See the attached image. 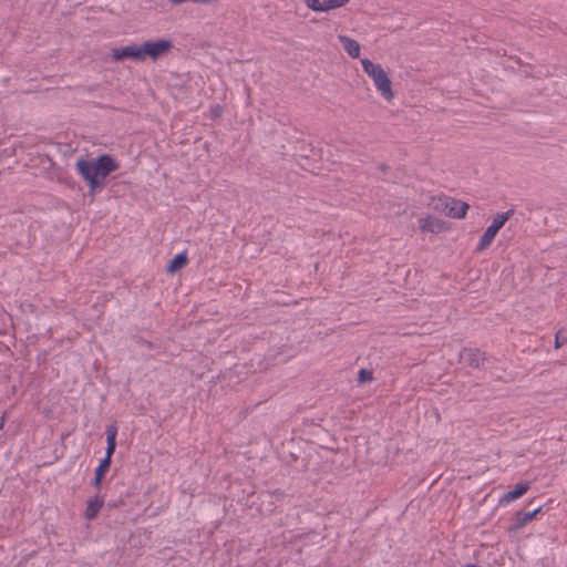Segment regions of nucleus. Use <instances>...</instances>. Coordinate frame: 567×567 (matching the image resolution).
I'll list each match as a JSON object with an SVG mask.
<instances>
[{"mask_svg": "<svg viewBox=\"0 0 567 567\" xmlns=\"http://www.w3.org/2000/svg\"><path fill=\"white\" fill-rule=\"evenodd\" d=\"M118 168V163L110 155H101L96 159H79L76 169L87 182L92 192L101 188L107 175Z\"/></svg>", "mask_w": 567, "mask_h": 567, "instance_id": "1", "label": "nucleus"}, {"mask_svg": "<svg viewBox=\"0 0 567 567\" xmlns=\"http://www.w3.org/2000/svg\"><path fill=\"white\" fill-rule=\"evenodd\" d=\"M363 72L372 81L375 91L386 101L394 99L392 81L382 64L373 62L367 58L360 60Z\"/></svg>", "mask_w": 567, "mask_h": 567, "instance_id": "2", "label": "nucleus"}, {"mask_svg": "<svg viewBox=\"0 0 567 567\" xmlns=\"http://www.w3.org/2000/svg\"><path fill=\"white\" fill-rule=\"evenodd\" d=\"M514 212L512 209L499 213L495 215L491 225L485 229L484 234L480 238L476 250L483 251L485 250L496 237L498 230L505 225V223L513 216Z\"/></svg>", "mask_w": 567, "mask_h": 567, "instance_id": "3", "label": "nucleus"}, {"mask_svg": "<svg viewBox=\"0 0 567 567\" xmlns=\"http://www.w3.org/2000/svg\"><path fill=\"white\" fill-rule=\"evenodd\" d=\"M174 47V43L168 38H161L155 40H147L142 43L143 60L147 58L156 61L157 59L166 55Z\"/></svg>", "mask_w": 567, "mask_h": 567, "instance_id": "4", "label": "nucleus"}, {"mask_svg": "<svg viewBox=\"0 0 567 567\" xmlns=\"http://www.w3.org/2000/svg\"><path fill=\"white\" fill-rule=\"evenodd\" d=\"M436 208H441L442 212L451 218H464L467 213L468 205L460 199L440 197Z\"/></svg>", "mask_w": 567, "mask_h": 567, "instance_id": "5", "label": "nucleus"}, {"mask_svg": "<svg viewBox=\"0 0 567 567\" xmlns=\"http://www.w3.org/2000/svg\"><path fill=\"white\" fill-rule=\"evenodd\" d=\"M112 58L115 61H121L123 59H131L134 61L142 62L143 60V51L142 44H130L122 48H116L112 51Z\"/></svg>", "mask_w": 567, "mask_h": 567, "instance_id": "6", "label": "nucleus"}, {"mask_svg": "<svg viewBox=\"0 0 567 567\" xmlns=\"http://www.w3.org/2000/svg\"><path fill=\"white\" fill-rule=\"evenodd\" d=\"M350 0H305L306 6L315 12H328L346 6Z\"/></svg>", "mask_w": 567, "mask_h": 567, "instance_id": "7", "label": "nucleus"}, {"mask_svg": "<svg viewBox=\"0 0 567 567\" xmlns=\"http://www.w3.org/2000/svg\"><path fill=\"white\" fill-rule=\"evenodd\" d=\"M419 226L422 231L430 233L433 235L440 234L445 228V224L443 220L430 215L420 218Z\"/></svg>", "mask_w": 567, "mask_h": 567, "instance_id": "8", "label": "nucleus"}, {"mask_svg": "<svg viewBox=\"0 0 567 567\" xmlns=\"http://www.w3.org/2000/svg\"><path fill=\"white\" fill-rule=\"evenodd\" d=\"M338 39L350 58H360L361 47L357 40L344 34H339Z\"/></svg>", "mask_w": 567, "mask_h": 567, "instance_id": "9", "label": "nucleus"}, {"mask_svg": "<svg viewBox=\"0 0 567 567\" xmlns=\"http://www.w3.org/2000/svg\"><path fill=\"white\" fill-rule=\"evenodd\" d=\"M103 504H104L103 497H101L99 495L90 497L86 501V508L84 512L85 518L89 520L95 518L96 515L99 514V512L101 511Z\"/></svg>", "mask_w": 567, "mask_h": 567, "instance_id": "10", "label": "nucleus"}, {"mask_svg": "<svg viewBox=\"0 0 567 567\" xmlns=\"http://www.w3.org/2000/svg\"><path fill=\"white\" fill-rule=\"evenodd\" d=\"M542 512V507H538L532 512L526 513H516L514 516V525L512 526L513 530H519L525 525H527L529 522H532L537 514Z\"/></svg>", "mask_w": 567, "mask_h": 567, "instance_id": "11", "label": "nucleus"}, {"mask_svg": "<svg viewBox=\"0 0 567 567\" xmlns=\"http://www.w3.org/2000/svg\"><path fill=\"white\" fill-rule=\"evenodd\" d=\"M529 487L530 485L527 482L518 483L513 491L507 492L502 496L501 502L508 504L513 501H516L522 497L529 489Z\"/></svg>", "mask_w": 567, "mask_h": 567, "instance_id": "12", "label": "nucleus"}, {"mask_svg": "<svg viewBox=\"0 0 567 567\" xmlns=\"http://www.w3.org/2000/svg\"><path fill=\"white\" fill-rule=\"evenodd\" d=\"M187 261H188L187 254L186 252H179V254L174 256V258L167 265L166 269H167L168 272L173 274V272L182 269L183 267H185Z\"/></svg>", "mask_w": 567, "mask_h": 567, "instance_id": "13", "label": "nucleus"}, {"mask_svg": "<svg viewBox=\"0 0 567 567\" xmlns=\"http://www.w3.org/2000/svg\"><path fill=\"white\" fill-rule=\"evenodd\" d=\"M111 463L106 460H101L99 466L95 468L93 484L95 487H100L105 473L109 471Z\"/></svg>", "mask_w": 567, "mask_h": 567, "instance_id": "14", "label": "nucleus"}, {"mask_svg": "<svg viewBox=\"0 0 567 567\" xmlns=\"http://www.w3.org/2000/svg\"><path fill=\"white\" fill-rule=\"evenodd\" d=\"M567 342V336L564 330H559L555 337V347L560 348Z\"/></svg>", "mask_w": 567, "mask_h": 567, "instance_id": "15", "label": "nucleus"}, {"mask_svg": "<svg viewBox=\"0 0 567 567\" xmlns=\"http://www.w3.org/2000/svg\"><path fill=\"white\" fill-rule=\"evenodd\" d=\"M359 379L361 382L370 381V380H372V373L367 370H360Z\"/></svg>", "mask_w": 567, "mask_h": 567, "instance_id": "16", "label": "nucleus"}, {"mask_svg": "<svg viewBox=\"0 0 567 567\" xmlns=\"http://www.w3.org/2000/svg\"><path fill=\"white\" fill-rule=\"evenodd\" d=\"M115 447L116 446H114V445H106L105 456L102 460H106L109 463H111L112 455L115 451Z\"/></svg>", "mask_w": 567, "mask_h": 567, "instance_id": "17", "label": "nucleus"}, {"mask_svg": "<svg viewBox=\"0 0 567 567\" xmlns=\"http://www.w3.org/2000/svg\"><path fill=\"white\" fill-rule=\"evenodd\" d=\"M116 435H117V426L115 424L109 425L106 427V436L116 439Z\"/></svg>", "mask_w": 567, "mask_h": 567, "instance_id": "18", "label": "nucleus"}, {"mask_svg": "<svg viewBox=\"0 0 567 567\" xmlns=\"http://www.w3.org/2000/svg\"><path fill=\"white\" fill-rule=\"evenodd\" d=\"M106 445H114V446H116V439L115 437L106 436Z\"/></svg>", "mask_w": 567, "mask_h": 567, "instance_id": "19", "label": "nucleus"}, {"mask_svg": "<svg viewBox=\"0 0 567 567\" xmlns=\"http://www.w3.org/2000/svg\"><path fill=\"white\" fill-rule=\"evenodd\" d=\"M218 0H193L195 3H212L217 2Z\"/></svg>", "mask_w": 567, "mask_h": 567, "instance_id": "20", "label": "nucleus"}]
</instances>
